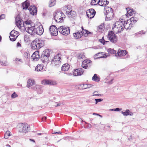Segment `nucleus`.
I'll return each mask as SVG.
<instances>
[{
    "label": "nucleus",
    "mask_w": 147,
    "mask_h": 147,
    "mask_svg": "<svg viewBox=\"0 0 147 147\" xmlns=\"http://www.w3.org/2000/svg\"><path fill=\"white\" fill-rule=\"evenodd\" d=\"M23 25L27 32L32 35H35V26L32 21L27 20L24 22Z\"/></svg>",
    "instance_id": "nucleus-1"
},
{
    "label": "nucleus",
    "mask_w": 147,
    "mask_h": 147,
    "mask_svg": "<svg viewBox=\"0 0 147 147\" xmlns=\"http://www.w3.org/2000/svg\"><path fill=\"white\" fill-rule=\"evenodd\" d=\"M114 26L112 28L113 31L116 33L120 32L124 28L123 19H121L120 21L116 22Z\"/></svg>",
    "instance_id": "nucleus-2"
},
{
    "label": "nucleus",
    "mask_w": 147,
    "mask_h": 147,
    "mask_svg": "<svg viewBox=\"0 0 147 147\" xmlns=\"http://www.w3.org/2000/svg\"><path fill=\"white\" fill-rule=\"evenodd\" d=\"M44 41L38 38L36 39L31 43V48L34 50H38L44 45Z\"/></svg>",
    "instance_id": "nucleus-3"
},
{
    "label": "nucleus",
    "mask_w": 147,
    "mask_h": 147,
    "mask_svg": "<svg viewBox=\"0 0 147 147\" xmlns=\"http://www.w3.org/2000/svg\"><path fill=\"white\" fill-rule=\"evenodd\" d=\"M53 16L56 22H61L63 21V18H64L65 15L61 11H56L53 14Z\"/></svg>",
    "instance_id": "nucleus-4"
},
{
    "label": "nucleus",
    "mask_w": 147,
    "mask_h": 147,
    "mask_svg": "<svg viewBox=\"0 0 147 147\" xmlns=\"http://www.w3.org/2000/svg\"><path fill=\"white\" fill-rule=\"evenodd\" d=\"M61 60L60 55L59 54H57L55 56L53 59L51 63L54 66L58 67L61 65Z\"/></svg>",
    "instance_id": "nucleus-5"
},
{
    "label": "nucleus",
    "mask_w": 147,
    "mask_h": 147,
    "mask_svg": "<svg viewBox=\"0 0 147 147\" xmlns=\"http://www.w3.org/2000/svg\"><path fill=\"white\" fill-rule=\"evenodd\" d=\"M58 30L60 33L64 35H67L70 32L69 28L66 27L65 26H61L59 27Z\"/></svg>",
    "instance_id": "nucleus-6"
},
{
    "label": "nucleus",
    "mask_w": 147,
    "mask_h": 147,
    "mask_svg": "<svg viewBox=\"0 0 147 147\" xmlns=\"http://www.w3.org/2000/svg\"><path fill=\"white\" fill-rule=\"evenodd\" d=\"M20 128L19 131L21 132L26 133L30 131L29 126L27 123H22Z\"/></svg>",
    "instance_id": "nucleus-7"
},
{
    "label": "nucleus",
    "mask_w": 147,
    "mask_h": 147,
    "mask_svg": "<svg viewBox=\"0 0 147 147\" xmlns=\"http://www.w3.org/2000/svg\"><path fill=\"white\" fill-rule=\"evenodd\" d=\"M108 37L110 41L113 43H115L117 41V36L112 31H110L109 32Z\"/></svg>",
    "instance_id": "nucleus-8"
},
{
    "label": "nucleus",
    "mask_w": 147,
    "mask_h": 147,
    "mask_svg": "<svg viewBox=\"0 0 147 147\" xmlns=\"http://www.w3.org/2000/svg\"><path fill=\"white\" fill-rule=\"evenodd\" d=\"M110 56L109 55L107 54L104 53L103 52H99L96 54L94 56L95 59H97L99 58H105Z\"/></svg>",
    "instance_id": "nucleus-9"
},
{
    "label": "nucleus",
    "mask_w": 147,
    "mask_h": 147,
    "mask_svg": "<svg viewBox=\"0 0 147 147\" xmlns=\"http://www.w3.org/2000/svg\"><path fill=\"white\" fill-rule=\"evenodd\" d=\"M59 31L56 26L52 25L50 26L49 31L51 35L53 36H56L58 34V32Z\"/></svg>",
    "instance_id": "nucleus-10"
},
{
    "label": "nucleus",
    "mask_w": 147,
    "mask_h": 147,
    "mask_svg": "<svg viewBox=\"0 0 147 147\" xmlns=\"http://www.w3.org/2000/svg\"><path fill=\"white\" fill-rule=\"evenodd\" d=\"M18 32L14 30H12L10 33L9 38L10 40L12 41H15L18 36Z\"/></svg>",
    "instance_id": "nucleus-11"
},
{
    "label": "nucleus",
    "mask_w": 147,
    "mask_h": 147,
    "mask_svg": "<svg viewBox=\"0 0 147 147\" xmlns=\"http://www.w3.org/2000/svg\"><path fill=\"white\" fill-rule=\"evenodd\" d=\"M35 35L37 34L39 35H42L44 32V30L42 26L40 25L39 26H35Z\"/></svg>",
    "instance_id": "nucleus-12"
},
{
    "label": "nucleus",
    "mask_w": 147,
    "mask_h": 147,
    "mask_svg": "<svg viewBox=\"0 0 147 147\" xmlns=\"http://www.w3.org/2000/svg\"><path fill=\"white\" fill-rule=\"evenodd\" d=\"M86 14L87 16L90 18H92L94 16L96 11L93 9H90L86 11Z\"/></svg>",
    "instance_id": "nucleus-13"
},
{
    "label": "nucleus",
    "mask_w": 147,
    "mask_h": 147,
    "mask_svg": "<svg viewBox=\"0 0 147 147\" xmlns=\"http://www.w3.org/2000/svg\"><path fill=\"white\" fill-rule=\"evenodd\" d=\"M41 83L42 84L44 85L48 84L53 85H56L57 84L56 82L48 80H43L42 81Z\"/></svg>",
    "instance_id": "nucleus-14"
},
{
    "label": "nucleus",
    "mask_w": 147,
    "mask_h": 147,
    "mask_svg": "<svg viewBox=\"0 0 147 147\" xmlns=\"http://www.w3.org/2000/svg\"><path fill=\"white\" fill-rule=\"evenodd\" d=\"M83 69L82 68H79L74 70L73 75L75 76H80L83 74Z\"/></svg>",
    "instance_id": "nucleus-15"
},
{
    "label": "nucleus",
    "mask_w": 147,
    "mask_h": 147,
    "mask_svg": "<svg viewBox=\"0 0 147 147\" xmlns=\"http://www.w3.org/2000/svg\"><path fill=\"white\" fill-rule=\"evenodd\" d=\"M31 57L34 61H38L40 58L39 53L38 51L34 52L31 56Z\"/></svg>",
    "instance_id": "nucleus-16"
},
{
    "label": "nucleus",
    "mask_w": 147,
    "mask_h": 147,
    "mask_svg": "<svg viewBox=\"0 0 147 147\" xmlns=\"http://www.w3.org/2000/svg\"><path fill=\"white\" fill-rule=\"evenodd\" d=\"M123 24L124 27L127 29H130V25L132 27V24L130 22V20H127V21H125L123 20Z\"/></svg>",
    "instance_id": "nucleus-17"
},
{
    "label": "nucleus",
    "mask_w": 147,
    "mask_h": 147,
    "mask_svg": "<svg viewBox=\"0 0 147 147\" xmlns=\"http://www.w3.org/2000/svg\"><path fill=\"white\" fill-rule=\"evenodd\" d=\"M127 54V51L125 50H119L117 54L115 55L116 57L124 56Z\"/></svg>",
    "instance_id": "nucleus-18"
},
{
    "label": "nucleus",
    "mask_w": 147,
    "mask_h": 147,
    "mask_svg": "<svg viewBox=\"0 0 147 147\" xmlns=\"http://www.w3.org/2000/svg\"><path fill=\"white\" fill-rule=\"evenodd\" d=\"M29 10L30 13L32 15H34L36 14L37 9L35 6H31L29 8Z\"/></svg>",
    "instance_id": "nucleus-19"
},
{
    "label": "nucleus",
    "mask_w": 147,
    "mask_h": 147,
    "mask_svg": "<svg viewBox=\"0 0 147 147\" xmlns=\"http://www.w3.org/2000/svg\"><path fill=\"white\" fill-rule=\"evenodd\" d=\"M40 60L43 63H47L49 61L48 55L45 56L44 54H41L40 57Z\"/></svg>",
    "instance_id": "nucleus-20"
},
{
    "label": "nucleus",
    "mask_w": 147,
    "mask_h": 147,
    "mask_svg": "<svg viewBox=\"0 0 147 147\" xmlns=\"http://www.w3.org/2000/svg\"><path fill=\"white\" fill-rule=\"evenodd\" d=\"M66 14L67 15L69 18H73L76 15V12L72 10H70V11H66Z\"/></svg>",
    "instance_id": "nucleus-21"
},
{
    "label": "nucleus",
    "mask_w": 147,
    "mask_h": 147,
    "mask_svg": "<svg viewBox=\"0 0 147 147\" xmlns=\"http://www.w3.org/2000/svg\"><path fill=\"white\" fill-rule=\"evenodd\" d=\"M105 15L106 16V20H111L113 18V11H110L108 13H105Z\"/></svg>",
    "instance_id": "nucleus-22"
},
{
    "label": "nucleus",
    "mask_w": 147,
    "mask_h": 147,
    "mask_svg": "<svg viewBox=\"0 0 147 147\" xmlns=\"http://www.w3.org/2000/svg\"><path fill=\"white\" fill-rule=\"evenodd\" d=\"M16 24L17 26L19 28H21V26L22 23L21 20H22L20 19V16L18 15L16 18Z\"/></svg>",
    "instance_id": "nucleus-23"
},
{
    "label": "nucleus",
    "mask_w": 147,
    "mask_h": 147,
    "mask_svg": "<svg viewBox=\"0 0 147 147\" xmlns=\"http://www.w3.org/2000/svg\"><path fill=\"white\" fill-rule=\"evenodd\" d=\"M106 82L109 84H111L113 83V78L110 76H108L105 79Z\"/></svg>",
    "instance_id": "nucleus-24"
},
{
    "label": "nucleus",
    "mask_w": 147,
    "mask_h": 147,
    "mask_svg": "<svg viewBox=\"0 0 147 147\" xmlns=\"http://www.w3.org/2000/svg\"><path fill=\"white\" fill-rule=\"evenodd\" d=\"M127 11V14H126L125 16L128 17V15L129 16H132L133 14L134 13L135 11H134L133 9H130L129 8H126Z\"/></svg>",
    "instance_id": "nucleus-25"
},
{
    "label": "nucleus",
    "mask_w": 147,
    "mask_h": 147,
    "mask_svg": "<svg viewBox=\"0 0 147 147\" xmlns=\"http://www.w3.org/2000/svg\"><path fill=\"white\" fill-rule=\"evenodd\" d=\"M121 113L123 115L125 116L127 115L132 116L133 115V113L131 112L129 109L126 110L124 112L123 111H122Z\"/></svg>",
    "instance_id": "nucleus-26"
},
{
    "label": "nucleus",
    "mask_w": 147,
    "mask_h": 147,
    "mask_svg": "<svg viewBox=\"0 0 147 147\" xmlns=\"http://www.w3.org/2000/svg\"><path fill=\"white\" fill-rule=\"evenodd\" d=\"M82 34L83 33L82 31L80 32L79 31L77 32L73 33L74 37L76 39L80 38L82 35Z\"/></svg>",
    "instance_id": "nucleus-27"
},
{
    "label": "nucleus",
    "mask_w": 147,
    "mask_h": 147,
    "mask_svg": "<svg viewBox=\"0 0 147 147\" xmlns=\"http://www.w3.org/2000/svg\"><path fill=\"white\" fill-rule=\"evenodd\" d=\"M30 5L29 1L26 0L22 3V6L23 9H26Z\"/></svg>",
    "instance_id": "nucleus-28"
},
{
    "label": "nucleus",
    "mask_w": 147,
    "mask_h": 147,
    "mask_svg": "<svg viewBox=\"0 0 147 147\" xmlns=\"http://www.w3.org/2000/svg\"><path fill=\"white\" fill-rule=\"evenodd\" d=\"M109 2L107 0H100L99 5L101 6H105L109 4Z\"/></svg>",
    "instance_id": "nucleus-29"
},
{
    "label": "nucleus",
    "mask_w": 147,
    "mask_h": 147,
    "mask_svg": "<svg viewBox=\"0 0 147 147\" xmlns=\"http://www.w3.org/2000/svg\"><path fill=\"white\" fill-rule=\"evenodd\" d=\"M70 67V66L68 63L63 64L61 67V70L63 71H67Z\"/></svg>",
    "instance_id": "nucleus-30"
},
{
    "label": "nucleus",
    "mask_w": 147,
    "mask_h": 147,
    "mask_svg": "<svg viewBox=\"0 0 147 147\" xmlns=\"http://www.w3.org/2000/svg\"><path fill=\"white\" fill-rule=\"evenodd\" d=\"M28 87L29 88H30V87H31L33 85L35 84V82L33 80L30 79L28 80Z\"/></svg>",
    "instance_id": "nucleus-31"
},
{
    "label": "nucleus",
    "mask_w": 147,
    "mask_h": 147,
    "mask_svg": "<svg viewBox=\"0 0 147 147\" xmlns=\"http://www.w3.org/2000/svg\"><path fill=\"white\" fill-rule=\"evenodd\" d=\"M33 89L34 90H36L38 93L40 94L42 92L41 89L39 86L36 85L35 87L33 88Z\"/></svg>",
    "instance_id": "nucleus-32"
},
{
    "label": "nucleus",
    "mask_w": 147,
    "mask_h": 147,
    "mask_svg": "<svg viewBox=\"0 0 147 147\" xmlns=\"http://www.w3.org/2000/svg\"><path fill=\"white\" fill-rule=\"evenodd\" d=\"M82 33L84 34V36H87L90 34H91V33L90 32L88 31V30H84L83 29V27H82Z\"/></svg>",
    "instance_id": "nucleus-33"
},
{
    "label": "nucleus",
    "mask_w": 147,
    "mask_h": 147,
    "mask_svg": "<svg viewBox=\"0 0 147 147\" xmlns=\"http://www.w3.org/2000/svg\"><path fill=\"white\" fill-rule=\"evenodd\" d=\"M113 10L111 7H105L104 8V13H108L110 11H113Z\"/></svg>",
    "instance_id": "nucleus-34"
},
{
    "label": "nucleus",
    "mask_w": 147,
    "mask_h": 147,
    "mask_svg": "<svg viewBox=\"0 0 147 147\" xmlns=\"http://www.w3.org/2000/svg\"><path fill=\"white\" fill-rule=\"evenodd\" d=\"M43 67L42 65L38 64L35 67V70L37 71H40L42 69Z\"/></svg>",
    "instance_id": "nucleus-35"
},
{
    "label": "nucleus",
    "mask_w": 147,
    "mask_h": 147,
    "mask_svg": "<svg viewBox=\"0 0 147 147\" xmlns=\"http://www.w3.org/2000/svg\"><path fill=\"white\" fill-rule=\"evenodd\" d=\"M83 61L85 62V64L88 66V67H90L92 64V61L90 60L86 59L84 60Z\"/></svg>",
    "instance_id": "nucleus-36"
},
{
    "label": "nucleus",
    "mask_w": 147,
    "mask_h": 147,
    "mask_svg": "<svg viewBox=\"0 0 147 147\" xmlns=\"http://www.w3.org/2000/svg\"><path fill=\"white\" fill-rule=\"evenodd\" d=\"M107 51L108 52L109 54H116V51L114 50L113 49L111 48H109L107 50Z\"/></svg>",
    "instance_id": "nucleus-37"
},
{
    "label": "nucleus",
    "mask_w": 147,
    "mask_h": 147,
    "mask_svg": "<svg viewBox=\"0 0 147 147\" xmlns=\"http://www.w3.org/2000/svg\"><path fill=\"white\" fill-rule=\"evenodd\" d=\"M92 80L96 82H98L100 81V78L97 76V74H95L92 77Z\"/></svg>",
    "instance_id": "nucleus-38"
},
{
    "label": "nucleus",
    "mask_w": 147,
    "mask_h": 147,
    "mask_svg": "<svg viewBox=\"0 0 147 147\" xmlns=\"http://www.w3.org/2000/svg\"><path fill=\"white\" fill-rule=\"evenodd\" d=\"M56 3L55 0H51L49 2V7H53L55 5Z\"/></svg>",
    "instance_id": "nucleus-39"
},
{
    "label": "nucleus",
    "mask_w": 147,
    "mask_h": 147,
    "mask_svg": "<svg viewBox=\"0 0 147 147\" xmlns=\"http://www.w3.org/2000/svg\"><path fill=\"white\" fill-rule=\"evenodd\" d=\"M100 0H92L91 3V5H96L98 4H99Z\"/></svg>",
    "instance_id": "nucleus-40"
},
{
    "label": "nucleus",
    "mask_w": 147,
    "mask_h": 147,
    "mask_svg": "<svg viewBox=\"0 0 147 147\" xmlns=\"http://www.w3.org/2000/svg\"><path fill=\"white\" fill-rule=\"evenodd\" d=\"M92 86L91 84H84L83 85V86L82 88L84 89L90 88H91Z\"/></svg>",
    "instance_id": "nucleus-41"
},
{
    "label": "nucleus",
    "mask_w": 147,
    "mask_h": 147,
    "mask_svg": "<svg viewBox=\"0 0 147 147\" xmlns=\"http://www.w3.org/2000/svg\"><path fill=\"white\" fill-rule=\"evenodd\" d=\"M79 60H82L84 58L85 56L82 53L78 54L77 56Z\"/></svg>",
    "instance_id": "nucleus-42"
},
{
    "label": "nucleus",
    "mask_w": 147,
    "mask_h": 147,
    "mask_svg": "<svg viewBox=\"0 0 147 147\" xmlns=\"http://www.w3.org/2000/svg\"><path fill=\"white\" fill-rule=\"evenodd\" d=\"M10 135V132L9 131H7L5 134L4 137L5 139H7L8 138V137Z\"/></svg>",
    "instance_id": "nucleus-43"
},
{
    "label": "nucleus",
    "mask_w": 147,
    "mask_h": 147,
    "mask_svg": "<svg viewBox=\"0 0 147 147\" xmlns=\"http://www.w3.org/2000/svg\"><path fill=\"white\" fill-rule=\"evenodd\" d=\"M24 57L27 59H29L30 58V54L27 52H25L24 54Z\"/></svg>",
    "instance_id": "nucleus-44"
},
{
    "label": "nucleus",
    "mask_w": 147,
    "mask_h": 147,
    "mask_svg": "<svg viewBox=\"0 0 147 147\" xmlns=\"http://www.w3.org/2000/svg\"><path fill=\"white\" fill-rule=\"evenodd\" d=\"M128 20H130V22H131V24H134L137 22V20H136L134 17L131 18L130 19Z\"/></svg>",
    "instance_id": "nucleus-45"
},
{
    "label": "nucleus",
    "mask_w": 147,
    "mask_h": 147,
    "mask_svg": "<svg viewBox=\"0 0 147 147\" xmlns=\"http://www.w3.org/2000/svg\"><path fill=\"white\" fill-rule=\"evenodd\" d=\"M42 54H44L46 56H47V55H48V57H49L50 56L49 51L48 50H45V51H44Z\"/></svg>",
    "instance_id": "nucleus-46"
},
{
    "label": "nucleus",
    "mask_w": 147,
    "mask_h": 147,
    "mask_svg": "<svg viewBox=\"0 0 147 147\" xmlns=\"http://www.w3.org/2000/svg\"><path fill=\"white\" fill-rule=\"evenodd\" d=\"M104 28V25L101 24L98 26V31L102 32Z\"/></svg>",
    "instance_id": "nucleus-47"
},
{
    "label": "nucleus",
    "mask_w": 147,
    "mask_h": 147,
    "mask_svg": "<svg viewBox=\"0 0 147 147\" xmlns=\"http://www.w3.org/2000/svg\"><path fill=\"white\" fill-rule=\"evenodd\" d=\"M0 63L2 65L6 66L7 65V62L6 61H1L0 60Z\"/></svg>",
    "instance_id": "nucleus-48"
},
{
    "label": "nucleus",
    "mask_w": 147,
    "mask_h": 147,
    "mask_svg": "<svg viewBox=\"0 0 147 147\" xmlns=\"http://www.w3.org/2000/svg\"><path fill=\"white\" fill-rule=\"evenodd\" d=\"M85 61H83L82 63V66L83 68L86 69L88 67L85 64Z\"/></svg>",
    "instance_id": "nucleus-49"
},
{
    "label": "nucleus",
    "mask_w": 147,
    "mask_h": 147,
    "mask_svg": "<svg viewBox=\"0 0 147 147\" xmlns=\"http://www.w3.org/2000/svg\"><path fill=\"white\" fill-rule=\"evenodd\" d=\"M18 95L15 92H14L11 95V98H14L17 97L18 96Z\"/></svg>",
    "instance_id": "nucleus-50"
},
{
    "label": "nucleus",
    "mask_w": 147,
    "mask_h": 147,
    "mask_svg": "<svg viewBox=\"0 0 147 147\" xmlns=\"http://www.w3.org/2000/svg\"><path fill=\"white\" fill-rule=\"evenodd\" d=\"M95 100L96 101L95 104H97L98 102H101L103 100V99L101 98L95 99Z\"/></svg>",
    "instance_id": "nucleus-51"
},
{
    "label": "nucleus",
    "mask_w": 147,
    "mask_h": 147,
    "mask_svg": "<svg viewBox=\"0 0 147 147\" xmlns=\"http://www.w3.org/2000/svg\"><path fill=\"white\" fill-rule=\"evenodd\" d=\"M99 41L101 43H102L103 45L105 44V42H107L108 41H106L103 39V37L102 39H99Z\"/></svg>",
    "instance_id": "nucleus-52"
},
{
    "label": "nucleus",
    "mask_w": 147,
    "mask_h": 147,
    "mask_svg": "<svg viewBox=\"0 0 147 147\" xmlns=\"http://www.w3.org/2000/svg\"><path fill=\"white\" fill-rule=\"evenodd\" d=\"M5 18V15L4 14H2L0 16V20L1 19H3Z\"/></svg>",
    "instance_id": "nucleus-53"
},
{
    "label": "nucleus",
    "mask_w": 147,
    "mask_h": 147,
    "mask_svg": "<svg viewBox=\"0 0 147 147\" xmlns=\"http://www.w3.org/2000/svg\"><path fill=\"white\" fill-rule=\"evenodd\" d=\"M145 33V32L144 31H143V30L140 31L139 32L138 34H144Z\"/></svg>",
    "instance_id": "nucleus-54"
},
{
    "label": "nucleus",
    "mask_w": 147,
    "mask_h": 147,
    "mask_svg": "<svg viewBox=\"0 0 147 147\" xmlns=\"http://www.w3.org/2000/svg\"><path fill=\"white\" fill-rule=\"evenodd\" d=\"M21 47V45L20 43L18 42L17 44V47Z\"/></svg>",
    "instance_id": "nucleus-55"
},
{
    "label": "nucleus",
    "mask_w": 147,
    "mask_h": 147,
    "mask_svg": "<svg viewBox=\"0 0 147 147\" xmlns=\"http://www.w3.org/2000/svg\"><path fill=\"white\" fill-rule=\"evenodd\" d=\"M15 60L16 61L22 62L21 59L19 58H16L15 59Z\"/></svg>",
    "instance_id": "nucleus-56"
},
{
    "label": "nucleus",
    "mask_w": 147,
    "mask_h": 147,
    "mask_svg": "<svg viewBox=\"0 0 147 147\" xmlns=\"http://www.w3.org/2000/svg\"><path fill=\"white\" fill-rule=\"evenodd\" d=\"M120 110V109L119 108H117L115 109L114 110V111H119Z\"/></svg>",
    "instance_id": "nucleus-57"
},
{
    "label": "nucleus",
    "mask_w": 147,
    "mask_h": 147,
    "mask_svg": "<svg viewBox=\"0 0 147 147\" xmlns=\"http://www.w3.org/2000/svg\"><path fill=\"white\" fill-rule=\"evenodd\" d=\"M47 118L46 117H42V121H45V120H46Z\"/></svg>",
    "instance_id": "nucleus-58"
},
{
    "label": "nucleus",
    "mask_w": 147,
    "mask_h": 147,
    "mask_svg": "<svg viewBox=\"0 0 147 147\" xmlns=\"http://www.w3.org/2000/svg\"><path fill=\"white\" fill-rule=\"evenodd\" d=\"M93 115H96L97 116H99L100 117H102V116L101 115H100L97 113H93Z\"/></svg>",
    "instance_id": "nucleus-59"
},
{
    "label": "nucleus",
    "mask_w": 147,
    "mask_h": 147,
    "mask_svg": "<svg viewBox=\"0 0 147 147\" xmlns=\"http://www.w3.org/2000/svg\"><path fill=\"white\" fill-rule=\"evenodd\" d=\"M62 104V103H59L58 104H57L55 106V107H57L58 106H60L61 105V104Z\"/></svg>",
    "instance_id": "nucleus-60"
},
{
    "label": "nucleus",
    "mask_w": 147,
    "mask_h": 147,
    "mask_svg": "<svg viewBox=\"0 0 147 147\" xmlns=\"http://www.w3.org/2000/svg\"><path fill=\"white\" fill-rule=\"evenodd\" d=\"M66 74L69 76H71L72 75V74L71 73H67Z\"/></svg>",
    "instance_id": "nucleus-61"
},
{
    "label": "nucleus",
    "mask_w": 147,
    "mask_h": 147,
    "mask_svg": "<svg viewBox=\"0 0 147 147\" xmlns=\"http://www.w3.org/2000/svg\"><path fill=\"white\" fill-rule=\"evenodd\" d=\"M115 109H110L109 110V111H114V110Z\"/></svg>",
    "instance_id": "nucleus-62"
},
{
    "label": "nucleus",
    "mask_w": 147,
    "mask_h": 147,
    "mask_svg": "<svg viewBox=\"0 0 147 147\" xmlns=\"http://www.w3.org/2000/svg\"><path fill=\"white\" fill-rule=\"evenodd\" d=\"M102 56V55L101 54L98 55L96 57H99Z\"/></svg>",
    "instance_id": "nucleus-63"
},
{
    "label": "nucleus",
    "mask_w": 147,
    "mask_h": 147,
    "mask_svg": "<svg viewBox=\"0 0 147 147\" xmlns=\"http://www.w3.org/2000/svg\"><path fill=\"white\" fill-rule=\"evenodd\" d=\"M146 57L147 58V51H146L145 54Z\"/></svg>",
    "instance_id": "nucleus-64"
}]
</instances>
